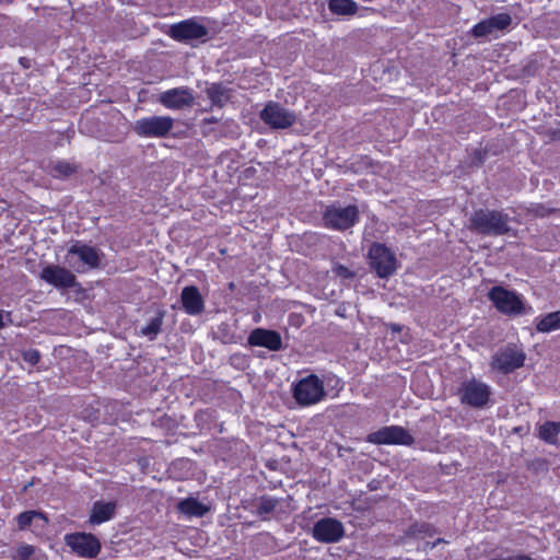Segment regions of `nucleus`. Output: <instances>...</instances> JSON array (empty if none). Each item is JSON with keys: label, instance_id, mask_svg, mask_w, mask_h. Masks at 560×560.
Here are the masks:
<instances>
[{"label": "nucleus", "instance_id": "obj_17", "mask_svg": "<svg viewBox=\"0 0 560 560\" xmlns=\"http://www.w3.org/2000/svg\"><path fill=\"white\" fill-rule=\"evenodd\" d=\"M180 302L185 313L190 316H197L205 310V301L199 292V289L195 285L183 288L180 293Z\"/></svg>", "mask_w": 560, "mask_h": 560}, {"label": "nucleus", "instance_id": "obj_25", "mask_svg": "<svg viewBox=\"0 0 560 560\" xmlns=\"http://www.w3.org/2000/svg\"><path fill=\"white\" fill-rule=\"evenodd\" d=\"M328 8L338 15H352L357 12L358 4L353 0H330Z\"/></svg>", "mask_w": 560, "mask_h": 560}, {"label": "nucleus", "instance_id": "obj_14", "mask_svg": "<svg viewBox=\"0 0 560 560\" xmlns=\"http://www.w3.org/2000/svg\"><path fill=\"white\" fill-rule=\"evenodd\" d=\"M72 551L80 557L93 559L101 551V542L93 534L75 533L72 534Z\"/></svg>", "mask_w": 560, "mask_h": 560}, {"label": "nucleus", "instance_id": "obj_36", "mask_svg": "<svg viewBox=\"0 0 560 560\" xmlns=\"http://www.w3.org/2000/svg\"><path fill=\"white\" fill-rule=\"evenodd\" d=\"M56 171H58L63 176L70 175V163H59L55 167Z\"/></svg>", "mask_w": 560, "mask_h": 560}, {"label": "nucleus", "instance_id": "obj_41", "mask_svg": "<svg viewBox=\"0 0 560 560\" xmlns=\"http://www.w3.org/2000/svg\"><path fill=\"white\" fill-rule=\"evenodd\" d=\"M32 485H33V483L31 482V483H28V485L24 486V490H26V489H27L30 486H32Z\"/></svg>", "mask_w": 560, "mask_h": 560}, {"label": "nucleus", "instance_id": "obj_22", "mask_svg": "<svg viewBox=\"0 0 560 560\" xmlns=\"http://www.w3.org/2000/svg\"><path fill=\"white\" fill-rule=\"evenodd\" d=\"M177 510L187 517H202L209 512V506L190 497L178 502Z\"/></svg>", "mask_w": 560, "mask_h": 560}, {"label": "nucleus", "instance_id": "obj_27", "mask_svg": "<svg viewBox=\"0 0 560 560\" xmlns=\"http://www.w3.org/2000/svg\"><path fill=\"white\" fill-rule=\"evenodd\" d=\"M434 532L432 525L428 523H415L408 528L406 535L412 538H424L431 537Z\"/></svg>", "mask_w": 560, "mask_h": 560}, {"label": "nucleus", "instance_id": "obj_3", "mask_svg": "<svg viewBox=\"0 0 560 560\" xmlns=\"http://www.w3.org/2000/svg\"><path fill=\"white\" fill-rule=\"evenodd\" d=\"M457 396L464 406L482 409L488 406L492 396L491 387L477 378L466 380L457 388Z\"/></svg>", "mask_w": 560, "mask_h": 560}, {"label": "nucleus", "instance_id": "obj_15", "mask_svg": "<svg viewBox=\"0 0 560 560\" xmlns=\"http://www.w3.org/2000/svg\"><path fill=\"white\" fill-rule=\"evenodd\" d=\"M248 343L254 347H265L270 351H278L282 348L280 334L264 328L254 329L248 337Z\"/></svg>", "mask_w": 560, "mask_h": 560}, {"label": "nucleus", "instance_id": "obj_11", "mask_svg": "<svg viewBox=\"0 0 560 560\" xmlns=\"http://www.w3.org/2000/svg\"><path fill=\"white\" fill-rule=\"evenodd\" d=\"M525 354L516 347H506L499 350L491 361L494 370L502 373H511L524 364Z\"/></svg>", "mask_w": 560, "mask_h": 560}, {"label": "nucleus", "instance_id": "obj_24", "mask_svg": "<svg viewBox=\"0 0 560 560\" xmlns=\"http://www.w3.org/2000/svg\"><path fill=\"white\" fill-rule=\"evenodd\" d=\"M536 329L540 332L560 329V311L551 312L540 318L536 324Z\"/></svg>", "mask_w": 560, "mask_h": 560}, {"label": "nucleus", "instance_id": "obj_6", "mask_svg": "<svg viewBox=\"0 0 560 560\" xmlns=\"http://www.w3.org/2000/svg\"><path fill=\"white\" fill-rule=\"evenodd\" d=\"M368 256L371 268L380 278L390 277L398 268L395 254L384 244H372Z\"/></svg>", "mask_w": 560, "mask_h": 560}, {"label": "nucleus", "instance_id": "obj_35", "mask_svg": "<svg viewBox=\"0 0 560 560\" xmlns=\"http://www.w3.org/2000/svg\"><path fill=\"white\" fill-rule=\"evenodd\" d=\"M334 272L337 277L341 279H351L354 277V272L343 265H337L334 268Z\"/></svg>", "mask_w": 560, "mask_h": 560}, {"label": "nucleus", "instance_id": "obj_16", "mask_svg": "<svg viewBox=\"0 0 560 560\" xmlns=\"http://www.w3.org/2000/svg\"><path fill=\"white\" fill-rule=\"evenodd\" d=\"M39 279L58 289L70 288V270L58 265H47L39 272Z\"/></svg>", "mask_w": 560, "mask_h": 560}, {"label": "nucleus", "instance_id": "obj_7", "mask_svg": "<svg viewBox=\"0 0 560 560\" xmlns=\"http://www.w3.org/2000/svg\"><path fill=\"white\" fill-rule=\"evenodd\" d=\"M488 298L497 310L503 314L517 315L524 310L522 296L514 291L504 289L503 287H493L488 292Z\"/></svg>", "mask_w": 560, "mask_h": 560}, {"label": "nucleus", "instance_id": "obj_28", "mask_svg": "<svg viewBox=\"0 0 560 560\" xmlns=\"http://www.w3.org/2000/svg\"><path fill=\"white\" fill-rule=\"evenodd\" d=\"M495 34L508 28L512 22L510 14L499 13L488 19Z\"/></svg>", "mask_w": 560, "mask_h": 560}, {"label": "nucleus", "instance_id": "obj_20", "mask_svg": "<svg viewBox=\"0 0 560 560\" xmlns=\"http://www.w3.org/2000/svg\"><path fill=\"white\" fill-rule=\"evenodd\" d=\"M205 93L211 101L212 106L217 107H223L233 95V91L223 83H211L206 88Z\"/></svg>", "mask_w": 560, "mask_h": 560}, {"label": "nucleus", "instance_id": "obj_32", "mask_svg": "<svg viewBox=\"0 0 560 560\" xmlns=\"http://www.w3.org/2000/svg\"><path fill=\"white\" fill-rule=\"evenodd\" d=\"M34 553L35 548L32 545L24 544L18 547L14 560H31Z\"/></svg>", "mask_w": 560, "mask_h": 560}, {"label": "nucleus", "instance_id": "obj_19", "mask_svg": "<svg viewBox=\"0 0 560 560\" xmlns=\"http://www.w3.org/2000/svg\"><path fill=\"white\" fill-rule=\"evenodd\" d=\"M74 257H77L86 269L97 267L101 260V254L95 247L80 243L72 244V259Z\"/></svg>", "mask_w": 560, "mask_h": 560}, {"label": "nucleus", "instance_id": "obj_26", "mask_svg": "<svg viewBox=\"0 0 560 560\" xmlns=\"http://www.w3.org/2000/svg\"><path fill=\"white\" fill-rule=\"evenodd\" d=\"M35 518L42 520L44 524L48 523V518L45 516L44 513L39 511H25L20 513L16 517L19 529L24 530L28 528Z\"/></svg>", "mask_w": 560, "mask_h": 560}, {"label": "nucleus", "instance_id": "obj_12", "mask_svg": "<svg viewBox=\"0 0 560 560\" xmlns=\"http://www.w3.org/2000/svg\"><path fill=\"white\" fill-rule=\"evenodd\" d=\"M345 530L341 522L331 518L325 517L317 521L314 524L312 535L313 537L319 541L325 544L337 542L343 537Z\"/></svg>", "mask_w": 560, "mask_h": 560}, {"label": "nucleus", "instance_id": "obj_2", "mask_svg": "<svg viewBox=\"0 0 560 560\" xmlns=\"http://www.w3.org/2000/svg\"><path fill=\"white\" fill-rule=\"evenodd\" d=\"M292 395L300 407L317 405L326 397L324 381L316 374L306 375L292 385Z\"/></svg>", "mask_w": 560, "mask_h": 560}, {"label": "nucleus", "instance_id": "obj_23", "mask_svg": "<svg viewBox=\"0 0 560 560\" xmlns=\"http://www.w3.org/2000/svg\"><path fill=\"white\" fill-rule=\"evenodd\" d=\"M560 433V422L546 421L538 428V436L550 445L558 444V435Z\"/></svg>", "mask_w": 560, "mask_h": 560}, {"label": "nucleus", "instance_id": "obj_21", "mask_svg": "<svg viewBox=\"0 0 560 560\" xmlns=\"http://www.w3.org/2000/svg\"><path fill=\"white\" fill-rule=\"evenodd\" d=\"M166 312L162 308L156 310L154 316H152L148 323L141 327L139 336L148 338L153 341L158 338L162 331V325L165 318Z\"/></svg>", "mask_w": 560, "mask_h": 560}, {"label": "nucleus", "instance_id": "obj_29", "mask_svg": "<svg viewBox=\"0 0 560 560\" xmlns=\"http://www.w3.org/2000/svg\"><path fill=\"white\" fill-rule=\"evenodd\" d=\"M279 501L272 497H262L257 505V513L260 516L268 515L275 511Z\"/></svg>", "mask_w": 560, "mask_h": 560}, {"label": "nucleus", "instance_id": "obj_4", "mask_svg": "<svg viewBox=\"0 0 560 560\" xmlns=\"http://www.w3.org/2000/svg\"><path fill=\"white\" fill-rule=\"evenodd\" d=\"M357 206H341L334 203L328 206L323 213L324 225L336 231H345L352 228L359 221Z\"/></svg>", "mask_w": 560, "mask_h": 560}, {"label": "nucleus", "instance_id": "obj_30", "mask_svg": "<svg viewBox=\"0 0 560 560\" xmlns=\"http://www.w3.org/2000/svg\"><path fill=\"white\" fill-rule=\"evenodd\" d=\"M472 35L477 38H485L488 36L497 35L488 19L482 20L472 27Z\"/></svg>", "mask_w": 560, "mask_h": 560}, {"label": "nucleus", "instance_id": "obj_18", "mask_svg": "<svg viewBox=\"0 0 560 560\" xmlns=\"http://www.w3.org/2000/svg\"><path fill=\"white\" fill-rule=\"evenodd\" d=\"M116 510L117 503L114 501H96L92 506L89 523L91 525H101L108 522L114 518Z\"/></svg>", "mask_w": 560, "mask_h": 560}, {"label": "nucleus", "instance_id": "obj_31", "mask_svg": "<svg viewBox=\"0 0 560 560\" xmlns=\"http://www.w3.org/2000/svg\"><path fill=\"white\" fill-rule=\"evenodd\" d=\"M217 336L218 339L225 345L237 342V337L230 330V325L226 323H222L218 326Z\"/></svg>", "mask_w": 560, "mask_h": 560}, {"label": "nucleus", "instance_id": "obj_34", "mask_svg": "<svg viewBox=\"0 0 560 560\" xmlns=\"http://www.w3.org/2000/svg\"><path fill=\"white\" fill-rule=\"evenodd\" d=\"M22 358L26 363L36 365L40 360V353L37 349H28L22 353Z\"/></svg>", "mask_w": 560, "mask_h": 560}, {"label": "nucleus", "instance_id": "obj_10", "mask_svg": "<svg viewBox=\"0 0 560 560\" xmlns=\"http://www.w3.org/2000/svg\"><path fill=\"white\" fill-rule=\"evenodd\" d=\"M368 442L373 444L411 445L413 438L407 430L398 425L385 427L368 435Z\"/></svg>", "mask_w": 560, "mask_h": 560}, {"label": "nucleus", "instance_id": "obj_13", "mask_svg": "<svg viewBox=\"0 0 560 560\" xmlns=\"http://www.w3.org/2000/svg\"><path fill=\"white\" fill-rule=\"evenodd\" d=\"M159 102L168 109H182L192 105V91L188 86L170 89L160 94Z\"/></svg>", "mask_w": 560, "mask_h": 560}, {"label": "nucleus", "instance_id": "obj_9", "mask_svg": "<svg viewBox=\"0 0 560 560\" xmlns=\"http://www.w3.org/2000/svg\"><path fill=\"white\" fill-rule=\"evenodd\" d=\"M208 28L196 19H187L170 26L168 35L182 43H188L208 37Z\"/></svg>", "mask_w": 560, "mask_h": 560}, {"label": "nucleus", "instance_id": "obj_8", "mask_svg": "<svg viewBox=\"0 0 560 560\" xmlns=\"http://www.w3.org/2000/svg\"><path fill=\"white\" fill-rule=\"evenodd\" d=\"M260 119L273 129L291 127L295 120V114L277 102H269L260 112Z\"/></svg>", "mask_w": 560, "mask_h": 560}, {"label": "nucleus", "instance_id": "obj_40", "mask_svg": "<svg viewBox=\"0 0 560 560\" xmlns=\"http://www.w3.org/2000/svg\"><path fill=\"white\" fill-rule=\"evenodd\" d=\"M20 62H21V63L23 65V67H25V68H28V67H30V65H28V60H27L26 58H21V59H20Z\"/></svg>", "mask_w": 560, "mask_h": 560}, {"label": "nucleus", "instance_id": "obj_38", "mask_svg": "<svg viewBox=\"0 0 560 560\" xmlns=\"http://www.w3.org/2000/svg\"><path fill=\"white\" fill-rule=\"evenodd\" d=\"M71 285H72V294L74 292H77L79 289H80V284L78 282L74 281V278L72 277V282H71Z\"/></svg>", "mask_w": 560, "mask_h": 560}, {"label": "nucleus", "instance_id": "obj_5", "mask_svg": "<svg viewBox=\"0 0 560 560\" xmlns=\"http://www.w3.org/2000/svg\"><path fill=\"white\" fill-rule=\"evenodd\" d=\"M174 128V119L170 116H147L133 124V131L141 138H166Z\"/></svg>", "mask_w": 560, "mask_h": 560}, {"label": "nucleus", "instance_id": "obj_39", "mask_svg": "<svg viewBox=\"0 0 560 560\" xmlns=\"http://www.w3.org/2000/svg\"><path fill=\"white\" fill-rule=\"evenodd\" d=\"M63 541L67 546H70V541H71V538H70V533L69 534H66L63 536Z\"/></svg>", "mask_w": 560, "mask_h": 560}, {"label": "nucleus", "instance_id": "obj_1", "mask_svg": "<svg viewBox=\"0 0 560 560\" xmlns=\"http://www.w3.org/2000/svg\"><path fill=\"white\" fill-rule=\"evenodd\" d=\"M469 230L483 235L501 236L510 232V217L500 210L478 209L469 219Z\"/></svg>", "mask_w": 560, "mask_h": 560}, {"label": "nucleus", "instance_id": "obj_37", "mask_svg": "<svg viewBox=\"0 0 560 560\" xmlns=\"http://www.w3.org/2000/svg\"><path fill=\"white\" fill-rule=\"evenodd\" d=\"M442 542H445L444 539L442 538H438L435 541L433 542H425L422 547L423 551H429V550H432L434 547H436L439 544H442Z\"/></svg>", "mask_w": 560, "mask_h": 560}, {"label": "nucleus", "instance_id": "obj_42", "mask_svg": "<svg viewBox=\"0 0 560 560\" xmlns=\"http://www.w3.org/2000/svg\"><path fill=\"white\" fill-rule=\"evenodd\" d=\"M208 121L209 122H213V121H215V119L214 118H210V119H208Z\"/></svg>", "mask_w": 560, "mask_h": 560}, {"label": "nucleus", "instance_id": "obj_33", "mask_svg": "<svg viewBox=\"0 0 560 560\" xmlns=\"http://www.w3.org/2000/svg\"><path fill=\"white\" fill-rule=\"evenodd\" d=\"M230 364L238 370H245L248 366V358L243 353H235L230 357Z\"/></svg>", "mask_w": 560, "mask_h": 560}]
</instances>
